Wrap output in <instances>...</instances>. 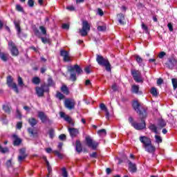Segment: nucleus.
<instances>
[{
	"instance_id": "nucleus-33",
	"label": "nucleus",
	"mask_w": 177,
	"mask_h": 177,
	"mask_svg": "<svg viewBox=\"0 0 177 177\" xmlns=\"http://www.w3.org/2000/svg\"><path fill=\"white\" fill-rule=\"evenodd\" d=\"M32 84H35V85H38L39 82H41V80L38 77H35L32 80Z\"/></svg>"
},
{
	"instance_id": "nucleus-37",
	"label": "nucleus",
	"mask_w": 177,
	"mask_h": 177,
	"mask_svg": "<svg viewBox=\"0 0 177 177\" xmlns=\"http://www.w3.org/2000/svg\"><path fill=\"white\" fill-rule=\"evenodd\" d=\"M141 27H142V29L144 30V31H145L147 34V32H149V28L147 27V26L145 24V23L142 24Z\"/></svg>"
},
{
	"instance_id": "nucleus-51",
	"label": "nucleus",
	"mask_w": 177,
	"mask_h": 177,
	"mask_svg": "<svg viewBox=\"0 0 177 177\" xmlns=\"http://www.w3.org/2000/svg\"><path fill=\"white\" fill-rule=\"evenodd\" d=\"M62 28H64V30H68L70 25L68 24H62Z\"/></svg>"
},
{
	"instance_id": "nucleus-53",
	"label": "nucleus",
	"mask_w": 177,
	"mask_h": 177,
	"mask_svg": "<svg viewBox=\"0 0 177 177\" xmlns=\"http://www.w3.org/2000/svg\"><path fill=\"white\" fill-rule=\"evenodd\" d=\"M19 154H20V156H27L26 154V149H20L19 150Z\"/></svg>"
},
{
	"instance_id": "nucleus-55",
	"label": "nucleus",
	"mask_w": 177,
	"mask_h": 177,
	"mask_svg": "<svg viewBox=\"0 0 177 177\" xmlns=\"http://www.w3.org/2000/svg\"><path fill=\"white\" fill-rule=\"evenodd\" d=\"M165 55H166L165 52H164V51L160 52L158 55L159 59H162V57H164V56H165Z\"/></svg>"
},
{
	"instance_id": "nucleus-61",
	"label": "nucleus",
	"mask_w": 177,
	"mask_h": 177,
	"mask_svg": "<svg viewBox=\"0 0 177 177\" xmlns=\"http://www.w3.org/2000/svg\"><path fill=\"white\" fill-rule=\"evenodd\" d=\"M105 115H106V118L107 120H110V113L109 112V110L108 111H105Z\"/></svg>"
},
{
	"instance_id": "nucleus-34",
	"label": "nucleus",
	"mask_w": 177,
	"mask_h": 177,
	"mask_svg": "<svg viewBox=\"0 0 177 177\" xmlns=\"http://www.w3.org/2000/svg\"><path fill=\"white\" fill-rule=\"evenodd\" d=\"M133 93H138L139 92V86L133 85L131 87Z\"/></svg>"
},
{
	"instance_id": "nucleus-42",
	"label": "nucleus",
	"mask_w": 177,
	"mask_h": 177,
	"mask_svg": "<svg viewBox=\"0 0 177 177\" xmlns=\"http://www.w3.org/2000/svg\"><path fill=\"white\" fill-rule=\"evenodd\" d=\"M62 176L68 177V173H67V170H66V167L62 168Z\"/></svg>"
},
{
	"instance_id": "nucleus-63",
	"label": "nucleus",
	"mask_w": 177,
	"mask_h": 177,
	"mask_svg": "<svg viewBox=\"0 0 177 177\" xmlns=\"http://www.w3.org/2000/svg\"><path fill=\"white\" fill-rule=\"evenodd\" d=\"M17 117L18 118H21V113H20V111H19V109H17Z\"/></svg>"
},
{
	"instance_id": "nucleus-1",
	"label": "nucleus",
	"mask_w": 177,
	"mask_h": 177,
	"mask_svg": "<svg viewBox=\"0 0 177 177\" xmlns=\"http://www.w3.org/2000/svg\"><path fill=\"white\" fill-rule=\"evenodd\" d=\"M140 142L142 143V147L147 153L153 154L156 152V147L151 144V139L146 136H140Z\"/></svg>"
},
{
	"instance_id": "nucleus-38",
	"label": "nucleus",
	"mask_w": 177,
	"mask_h": 177,
	"mask_svg": "<svg viewBox=\"0 0 177 177\" xmlns=\"http://www.w3.org/2000/svg\"><path fill=\"white\" fill-rule=\"evenodd\" d=\"M3 109L6 113H10V107H9V106L8 105H3Z\"/></svg>"
},
{
	"instance_id": "nucleus-16",
	"label": "nucleus",
	"mask_w": 177,
	"mask_h": 177,
	"mask_svg": "<svg viewBox=\"0 0 177 177\" xmlns=\"http://www.w3.org/2000/svg\"><path fill=\"white\" fill-rule=\"evenodd\" d=\"M68 132L71 138H75L80 134V131L75 128H68Z\"/></svg>"
},
{
	"instance_id": "nucleus-7",
	"label": "nucleus",
	"mask_w": 177,
	"mask_h": 177,
	"mask_svg": "<svg viewBox=\"0 0 177 177\" xmlns=\"http://www.w3.org/2000/svg\"><path fill=\"white\" fill-rule=\"evenodd\" d=\"M45 92H49V88L46 85L42 84L40 87H36V93L39 97H42Z\"/></svg>"
},
{
	"instance_id": "nucleus-23",
	"label": "nucleus",
	"mask_w": 177,
	"mask_h": 177,
	"mask_svg": "<svg viewBox=\"0 0 177 177\" xmlns=\"http://www.w3.org/2000/svg\"><path fill=\"white\" fill-rule=\"evenodd\" d=\"M14 23H15L16 30L17 31V35L19 37H21V29L20 28V25L19 24V23L16 21H15Z\"/></svg>"
},
{
	"instance_id": "nucleus-58",
	"label": "nucleus",
	"mask_w": 177,
	"mask_h": 177,
	"mask_svg": "<svg viewBox=\"0 0 177 177\" xmlns=\"http://www.w3.org/2000/svg\"><path fill=\"white\" fill-rule=\"evenodd\" d=\"M84 71L86 73V74H89L91 73V68L89 66H86L84 68Z\"/></svg>"
},
{
	"instance_id": "nucleus-59",
	"label": "nucleus",
	"mask_w": 177,
	"mask_h": 177,
	"mask_svg": "<svg viewBox=\"0 0 177 177\" xmlns=\"http://www.w3.org/2000/svg\"><path fill=\"white\" fill-rule=\"evenodd\" d=\"M59 139L60 140H66V135L64 134H61L59 136Z\"/></svg>"
},
{
	"instance_id": "nucleus-3",
	"label": "nucleus",
	"mask_w": 177,
	"mask_h": 177,
	"mask_svg": "<svg viewBox=\"0 0 177 177\" xmlns=\"http://www.w3.org/2000/svg\"><path fill=\"white\" fill-rule=\"evenodd\" d=\"M96 62L99 66L105 67L106 71H111V64H110V62L107 58H104L100 55H97Z\"/></svg>"
},
{
	"instance_id": "nucleus-19",
	"label": "nucleus",
	"mask_w": 177,
	"mask_h": 177,
	"mask_svg": "<svg viewBox=\"0 0 177 177\" xmlns=\"http://www.w3.org/2000/svg\"><path fill=\"white\" fill-rule=\"evenodd\" d=\"M9 58V54L6 53H0V59L3 62H8V59Z\"/></svg>"
},
{
	"instance_id": "nucleus-8",
	"label": "nucleus",
	"mask_w": 177,
	"mask_h": 177,
	"mask_svg": "<svg viewBox=\"0 0 177 177\" xmlns=\"http://www.w3.org/2000/svg\"><path fill=\"white\" fill-rule=\"evenodd\" d=\"M131 75H133V78L136 82H143V80L142 79V73L138 70H131Z\"/></svg>"
},
{
	"instance_id": "nucleus-10",
	"label": "nucleus",
	"mask_w": 177,
	"mask_h": 177,
	"mask_svg": "<svg viewBox=\"0 0 177 177\" xmlns=\"http://www.w3.org/2000/svg\"><path fill=\"white\" fill-rule=\"evenodd\" d=\"M7 85H8L10 88H12L16 93H19V88H17V84L13 82V78H12V76H8L7 77Z\"/></svg>"
},
{
	"instance_id": "nucleus-36",
	"label": "nucleus",
	"mask_w": 177,
	"mask_h": 177,
	"mask_svg": "<svg viewBox=\"0 0 177 177\" xmlns=\"http://www.w3.org/2000/svg\"><path fill=\"white\" fill-rule=\"evenodd\" d=\"M56 97H57V99H59V100H62V99H64L65 97L64 95H63L60 92L57 93Z\"/></svg>"
},
{
	"instance_id": "nucleus-5",
	"label": "nucleus",
	"mask_w": 177,
	"mask_h": 177,
	"mask_svg": "<svg viewBox=\"0 0 177 177\" xmlns=\"http://www.w3.org/2000/svg\"><path fill=\"white\" fill-rule=\"evenodd\" d=\"M89 31H91V26H89V23H88L87 21H83L82 28L79 30L80 34L82 37H86Z\"/></svg>"
},
{
	"instance_id": "nucleus-35",
	"label": "nucleus",
	"mask_w": 177,
	"mask_h": 177,
	"mask_svg": "<svg viewBox=\"0 0 177 177\" xmlns=\"http://www.w3.org/2000/svg\"><path fill=\"white\" fill-rule=\"evenodd\" d=\"M174 90L176 91L177 88V79L173 78L171 80Z\"/></svg>"
},
{
	"instance_id": "nucleus-47",
	"label": "nucleus",
	"mask_w": 177,
	"mask_h": 177,
	"mask_svg": "<svg viewBox=\"0 0 177 177\" xmlns=\"http://www.w3.org/2000/svg\"><path fill=\"white\" fill-rule=\"evenodd\" d=\"M28 132L32 136H35L37 133H34V130L31 128L28 129Z\"/></svg>"
},
{
	"instance_id": "nucleus-24",
	"label": "nucleus",
	"mask_w": 177,
	"mask_h": 177,
	"mask_svg": "<svg viewBox=\"0 0 177 177\" xmlns=\"http://www.w3.org/2000/svg\"><path fill=\"white\" fill-rule=\"evenodd\" d=\"M13 138L15 139L14 140V146H19V145H20V143H21V139L18 138L17 136L14 135Z\"/></svg>"
},
{
	"instance_id": "nucleus-39",
	"label": "nucleus",
	"mask_w": 177,
	"mask_h": 177,
	"mask_svg": "<svg viewBox=\"0 0 177 177\" xmlns=\"http://www.w3.org/2000/svg\"><path fill=\"white\" fill-rule=\"evenodd\" d=\"M48 133H49L50 138L51 139H53V138L55 136V129H50L49 130Z\"/></svg>"
},
{
	"instance_id": "nucleus-60",
	"label": "nucleus",
	"mask_w": 177,
	"mask_h": 177,
	"mask_svg": "<svg viewBox=\"0 0 177 177\" xmlns=\"http://www.w3.org/2000/svg\"><path fill=\"white\" fill-rule=\"evenodd\" d=\"M23 125V123L21 122H19L17 124V129H21V127Z\"/></svg>"
},
{
	"instance_id": "nucleus-54",
	"label": "nucleus",
	"mask_w": 177,
	"mask_h": 177,
	"mask_svg": "<svg viewBox=\"0 0 177 177\" xmlns=\"http://www.w3.org/2000/svg\"><path fill=\"white\" fill-rule=\"evenodd\" d=\"M28 5L30 8H32V6H34V0H28Z\"/></svg>"
},
{
	"instance_id": "nucleus-43",
	"label": "nucleus",
	"mask_w": 177,
	"mask_h": 177,
	"mask_svg": "<svg viewBox=\"0 0 177 177\" xmlns=\"http://www.w3.org/2000/svg\"><path fill=\"white\" fill-rule=\"evenodd\" d=\"M39 30L41 31L43 35H46V29L44 26H40Z\"/></svg>"
},
{
	"instance_id": "nucleus-27",
	"label": "nucleus",
	"mask_w": 177,
	"mask_h": 177,
	"mask_svg": "<svg viewBox=\"0 0 177 177\" xmlns=\"http://www.w3.org/2000/svg\"><path fill=\"white\" fill-rule=\"evenodd\" d=\"M135 59L137 63H138L140 66H142L143 63V58L140 57L139 55H135Z\"/></svg>"
},
{
	"instance_id": "nucleus-28",
	"label": "nucleus",
	"mask_w": 177,
	"mask_h": 177,
	"mask_svg": "<svg viewBox=\"0 0 177 177\" xmlns=\"http://www.w3.org/2000/svg\"><path fill=\"white\" fill-rule=\"evenodd\" d=\"M97 134L99 135V136H106V135H107V133L106 132V129H102L97 131Z\"/></svg>"
},
{
	"instance_id": "nucleus-30",
	"label": "nucleus",
	"mask_w": 177,
	"mask_h": 177,
	"mask_svg": "<svg viewBox=\"0 0 177 177\" xmlns=\"http://www.w3.org/2000/svg\"><path fill=\"white\" fill-rule=\"evenodd\" d=\"M17 82L19 86H20L21 88H23V86H24V82L23 81V78H21V77H18Z\"/></svg>"
},
{
	"instance_id": "nucleus-21",
	"label": "nucleus",
	"mask_w": 177,
	"mask_h": 177,
	"mask_svg": "<svg viewBox=\"0 0 177 177\" xmlns=\"http://www.w3.org/2000/svg\"><path fill=\"white\" fill-rule=\"evenodd\" d=\"M44 159L46 161V165H47V169L48 171V175L47 177H49V176L52 174V167H50V165H49V162L46 159V157H44Z\"/></svg>"
},
{
	"instance_id": "nucleus-57",
	"label": "nucleus",
	"mask_w": 177,
	"mask_h": 177,
	"mask_svg": "<svg viewBox=\"0 0 177 177\" xmlns=\"http://www.w3.org/2000/svg\"><path fill=\"white\" fill-rule=\"evenodd\" d=\"M97 30L98 31H104L106 30V26H98Z\"/></svg>"
},
{
	"instance_id": "nucleus-46",
	"label": "nucleus",
	"mask_w": 177,
	"mask_h": 177,
	"mask_svg": "<svg viewBox=\"0 0 177 177\" xmlns=\"http://www.w3.org/2000/svg\"><path fill=\"white\" fill-rule=\"evenodd\" d=\"M53 153H54V154L57 156V157H59V158H63V155H62V153H60V152H59L58 151H53Z\"/></svg>"
},
{
	"instance_id": "nucleus-9",
	"label": "nucleus",
	"mask_w": 177,
	"mask_h": 177,
	"mask_svg": "<svg viewBox=\"0 0 177 177\" xmlns=\"http://www.w3.org/2000/svg\"><path fill=\"white\" fill-rule=\"evenodd\" d=\"M86 142L87 146L88 147H91V149H93V150H95L97 147V146H99V143L96 141H93L92 138H91V136H87L86 137Z\"/></svg>"
},
{
	"instance_id": "nucleus-26",
	"label": "nucleus",
	"mask_w": 177,
	"mask_h": 177,
	"mask_svg": "<svg viewBox=\"0 0 177 177\" xmlns=\"http://www.w3.org/2000/svg\"><path fill=\"white\" fill-rule=\"evenodd\" d=\"M150 93L152 94L155 97H157L158 96V92L157 91V88L155 87H152L150 90Z\"/></svg>"
},
{
	"instance_id": "nucleus-6",
	"label": "nucleus",
	"mask_w": 177,
	"mask_h": 177,
	"mask_svg": "<svg viewBox=\"0 0 177 177\" xmlns=\"http://www.w3.org/2000/svg\"><path fill=\"white\" fill-rule=\"evenodd\" d=\"M64 106L68 110H74L75 109V100L71 98H67L64 100Z\"/></svg>"
},
{
	"instance_id": "nucleus-56",
	"label": "nucleus",
	"mask_w": 177,
	"mask_h": 177,
	"mask_svg": "<svg viewBox=\"0 0 177 177\" xmlns=\"http://www.w3.org/2000/svg\"><path fill=\"white\" fill-rule=\"evenodd\" d=\"M97 15H99L100 16H103V15H104V13L103 12V10H102V9L98 8L97 9Z\"/></svg>"
},
{
	"instance_id": "nucleus-32",
	"label": "nucleus",
	"mask_w": 177,
	"mask_h": 177,
	"mask_svg": "<svg viewBox=\"0 0 177 177\" xmlns=\"http://www.w3.org/2000/svg\"><path fill=\"white\" fill-rule=\"evenodd\" d=\"M155 142L156 143H158V144L162 143V138H161L159 135H156Z\"/></svg>"
},
{
	"instance_id": "nucleus-31",
	"label": "nucleus",
	"mask_w": 177,
	"mask_h": 177,
	"mask_svg": "<svg viewBox=\"0 0 177 177\" xmlns=\"http://www.w3.org/2000/svg\"><path fill=\"white\" fill-rule=\"evenodd\" d=\"M149 128L150 131L154 132V133H158V131H157V127L156 125L150 124Z\"/></svg>"
},
{
	"instance_id": "nucleus-44",
	"label": "nucleus",
	"mask_w": 177,
	"mask_h": 177,
	"mask_svg": "<svg viewBox=\"0 0 177 177\" xmlns=\"http://www.w3.org/2000/svg\"><path fill=\"white\" fill-rule=\"evenodd\" d=\"M65 121H66V122H68V124H71L73 120L71 119V118H70V116L66 115L65 117V118L64 119Z\"/></svg>"
},
{
	"instance_id": "nucleus-18",
	"label": "nucleus",
	"mask_w": 177,
	"mask_h": 177,
	"mask_svg": "<svg viewBox=\"0 0 177 177\" xmlns=\"http://www.w3.org/2000/svg\"><path fill=\"white\" fill-rule=\"evenodd\" d=\"M118 19L120 24H121L122 26H124V24H125V17L122 14L118 15Z\"/></svg>"
},
{
	"instance_id": "nucleus-20",
	"label": "nucleus",
	"mask_w": 177,
	"mask_h": 177,
	"mask_svg": "<svg viewBox=\"0 0 177 177\" xmlns=\"http://www.w3.org/2000/svg\"><path fill=\"white\" fill-rule=\"evenodd\" d=\"M76 151L77 153H81V151H82V145L79 140H76Z\"/></svg>"
},
{
	"instance_id": "nucleus-15",
	"label": "nucleus",
	"mask_w": 177,
	"mask_h": 177,
	"mask_svg": "<svg viewBox=\"0 0 177 177\" xmlns=\"http://www.w3.org/2000/svg\"><path fill=\"white\" fill-rule=\"evenodd\" d=\"M38 117H39V118H40L41 122H43L44 124H45V122H48V121H49V118H48V116L46 115H45V113H44L42 111L38 112Z\"/></svg>"
},
{
	"instance_id": "nucleus-22",
	"label": "nucleus",
	"mask_w": 177,
	"mask_h": 177,
	"mask_svg": "<svg viewBox=\"0 0 177 177\" xmlns=\"http://www.w3.org/2000/svg\"><path fill=\"white\" fill-rule=\"evenodd\" d=\"M28 122L30 124V126L32 127H35V125L37 124H38V120H37L35 118H31L28 119Z\"/></svg>"
},
{
	"instance_id": "nucleus-52",
	"label": "nucleus",
	"mask_w": 177,
	"mask_h": 177,
	"mask_svg": "<svg viewBox=\"0 0 177 177\" xmlns=\"http://www.w3.org/2000/svg\"><path fill=\"white\" fill-rule=\"evenodd\" d=\"M66 9L68 10H70L71 12H73V11L75 10V8H74L73 6H68L66 7Z\"/></svg>"
},
{
	"instance_id": "nucleus-40",
	"label": "nucleus",
	"mask_w": 177,
	"mask_h": 177,
	"mask_svg": "<svg viewBox=\"0 0 177 177\" xmlns=\"http://www.w3.org/2000/svg\"><path fill=\"white\" fill-rule=\"evenodd\" d=\"M100 109H101V110H102L103 111H107L109 110L107 109L106 105L103 103L100 104Z\"/></svg>"
},
{
	"instance_id": "nucleus-17",
	"label": "nucleus",
	"mask_w": 177,
	"mask_h": 177,
	"mask_svg": "<svg viewBox=\"0 0 177 177\" xmlns=\"http://www.w3.org/2000/svg\"><path fill=\"white\" fill-rule=\"evenodd\" d=\"M129 169L130 172H132L133 174L136 172L137 168H136V164L133 163L132 162H129Z\"/></svg>"
},
{
	"instance_id": "nucleus-41",
	"label": "nucleus",
	"mask_w": 177,
	"mask_h": 177,
	"mask_svg": "<svg viewBox=\"0 0 177 177\" xmlns=\"http://www.w3.org/2000/svg\"><path fill=\"white\" fill-rule=\"evenodd\" d=\"M0 151L1 153H8V151H9V149L7 147H2V146L0 145Z\"/></svg>"
},
{
	"instance_id": "nucleus-11",
	"label": "nucleus",
	"mask_w": 177,
	"mask_h": 177,
	"mask_svg": "<svg viewBox=\"0 0 177 177\" xmlns=\"http://www.w3.org/2000/svg\"><path fill=\"white\" fill-rule=\"evenodd\" d=\"M141 118V123L138 122H133L131 123V126L135 128V129H137V131H140L142 129H145L146 128V122H145L144 118Z\"/></svg>"
},
{
	"instance_id": "nucleus-2",
	"label": "nucleus",
	"mask_w": 177,
	"mask_h": 177,
	"mask_svg": "<svg viewBox=\"0 0 177 177\" xmlns=\"http://www.w3.org/2000/svg\"><path fill=\"white\" fill-rule=\"evenodd\" d=\"M68 71L71 73L70 80H71V81H77V73L78 75H80V74H82V69L80 66H78V64L68 66Z\"/></svg>"
},
{
	"instance_id": "nucleus-48",
	"label": "nucleus",
	"mask_w": 177,
	"mask_h": 177,
	"mask_svg": "<svg viewBox=\"0 0 177 177\" xmlns=\"http://www.w3.org/2000/svg\"><path fill=\"white\" fill-rule=\"evenodd\" d=\"M41 39L43 44H48L49 42V39H48L47 37H41Z\"/></svg>"
},
{
	"instance_id": "nucleus-13",
	"label": "nucleus",
	"mask_w": 177,
	"mask_h": 177,
	"mask_svg": "<svg viewBox=\"0 0 177 177\" xmlns=\"http://www.w3.org/2000/svg\"><path fill=\"white\" fill-rule=\"evenodd\" d=\"M59 53H60V56L63 57L64 62H71V57L70 56V53H68V51L62 49L60 50Z\"/></svg>"
},
{
	"instance_id": "nucleus-14",
	"label": "nucleus",
	"mask_w": 177,
	"mask_h": 177,
	"mask_svg": "<svg viewBox=\"0 0 177 177\" xmlns=\"http://www.w3.org/2000/svg\"><path fill=\"white\" fill-rule=\"evenodd\" d=\"M177 64V60L175 59V57H171L169 58V62L168 63L166 64V66L167 68H169L170 70L174 69L175 67H176Z\"/></svg>"
},
{
	"instance_id": "nucleus-49",
	"label": "nucleus",
	"mask_w": 177,
	"mask_h": 177,
	"mask_svg": "<svg viewBox=\"0 0 177 177\" xmlns=\"http://www.w3.org/2000/svg\"><path fill=\"white\" fill-rule=\"evenodd\" d=\"M26 157H27V155H20V156L18 157V160H19V162H21L22 160L26 159Z\"/></svg>"
},
{
	"instance_id": "nucleus-45",
	"label": "nucleus",
	"mask_w": 177,
	"mask_h": 177,
	"mask_svg": "<svg viewBox=\"0 0 177 177\" xmlns=\"http://www.w3.org/2000/svg\"><path fill=\"white\" fill-rule=\"evenodd\" d=\"M48 86H55V83H53V80H52V78H48Z\"/></svg>"
},
{
	"instance_id": "nucleus-50",
	"label": "nucleus",
	"mask_w": 177,
	"mask_h": 177,
	"mask_svg": "<svg viewBox=\"0 0 177 177\" xmlns=\"http://www.w3.org/2000/svg\"><path fill=\"white\" fill-rule=\"evenodd\" d=\"M16 9L18 12H23V7L19 4L16 6Z\"/></svg>"
},
{
	"instance_id": "nucleus-4",
	"label": "nucleus",
	"mask_w": 177,
	"mask_h": 177,
	"mask_svg": "<svg viewBox=\"0 0 177 177\" xmlns=\"http://www.w3.org/2000/svg\"><path fill=\"white\" fill-rule=\"evenodd\" d=\"M133 107L134 110L138 113V114H139L140 118H146V115H147L146 109H145L143 107H141L138 101H134L133 102Z\"/></svg>"
},
{
	"instance_id": "nucleus-29",
	"label": "nucleus",
	"mask_w": 177,
	"mask_h": 177,
	"mask_svg": "<svg viewBox=\"0 0 177 177\" xmlns=\"http://www.w3.org/2000/svg\"><path fill=\"white\" fill-rule=\"evenodd\" d=\"M61 91L65 95H68L70 93V92L68 91V88H67V86L64 85L61 87Z\"/></svg>"
},
{
	"instance_id": "nucleus-64",
	"label": "nucleus",
	"mask_w": 177,
	"mask_h": 177,
	"mask_svg": "<svg viewBox=\"0 0 177 177\" xmlns=\"http://www.w3.org/2000/svg\"><path fill=\"white\" fill-rule=\"evenodd\" d=\"M59 115H60L61 118H64V120L65 117L67 116V115H66V113H64V112H60Z\"/></svg>"
},
{
	"instance_id": "nucleus-62",
	"label": "nucleus",
	"mask_w": 177,
	"mask_h": 177,
	"mask_svg": "<svg viewBox=\"0 0 177 177\" xmlns=\"http://www.w3.org/2000/svg\"><path fill=\"white\" fill-rule=\"evenodd\" d=\"M167 27H168L169 31H174V28H173V26H172V24H167Z\"/></svg>"
},
{
	"instance_id": "nucleus-12",
	"label": "nucleus",
	"mask_w": 177,
	"mask_h": 177,
	"mask_svg": "<svg viewBox=\"0 0 177 177\" xmlns=\"http://www.w3.org/2000/svg\"><path fill=\"white\" fill-rule=\"evenodd\" d=\"M8 48L12 55V56H17L19 55V49L16 47V44L13 41H10L8 42Z\"/></svg>"
},
{
	"instance_id": "nucleus-25",
	"label": "nucleus",
	"mask_w": 177,
	"mask_h": 177,
	"mask_svg": "<svg viewBox=\"0 0 177 177\" xmlns=\"http://www.w3.org/2000/svg\"><path fill=\"white\" fill-rule=\"evenodd\" d=\"M167 125V123L165 122V120L162 119H160L158 122V127H160V128H164Z\"/></svg>"
}]
</instances>
